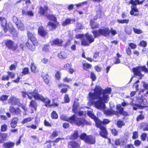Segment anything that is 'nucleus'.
Listing matches in <instances>:
<instances>
[{
	"label": "nucleus",
	"mask_w": 148,
	"mask_h": 148,
	"mask_svg": "<svg viewBox=\"0 0 148 148\" xmlns=\"http://www.w3.org/2000/svg\"><path fill=\"white\" fill-rule=\"evenodd\" d=\"M111 92L110 88L103 90L100 86L97 85L94 90L89 94V101L91 103H94L95 107L97 108L103 110L104 113L107 115H115L118 116L119 114L127 115V112L123 111V108L121 107L120 104L117 105L116 106L118 111L112 110H108L105 109V103H107L108 101L109 97L108 95Z\"/></svg>",
	"instance_id": "nucleus-1"
},
{
	"label": "nucleus",
	"mask_w": 148,
	"mask_h": 148,
	"mask_svg": "<svg viewBox=\"0 0 148 148\" xmlns=\"http://www.w3.org/2000/svg\"><path fill=\"white\" fill-rule=\"evenodd\" d=\"M61 119L65 121H68L71 123H75L78 126H83L84 125H90V122L86 121L84 118H79L75 115L70 118H68L67 116L64 115H62L60 116Z\"/></svg>",
	"instance_id": "nucleus-2"
},
{
	"label": "nucleus",
	"mask_w": 148,
	"mask_h": 148,
	"mask_svg": "<svg viewBox=\"0 0 148 148\" xmlns=\"http://www.w3.org/2000/svg\"><path fill=\"white\" fill-rule=\"evenodd\" d=\"M27 36L30 40L28 41L26 44V46L28 49L32 51L35 49V46L38 45V42L33 34L29 32H27Z\"/></svg>",
	"instance_id": "nucleus-3"
},
{
	"label": "nucleus",
	"mask_w": 148,
	"mask_h": 148,
	"mask_svg": "<svg viewBox=\"0 0 148 148\" xmlns=\"http://www.w3.org/2000/svg\"><path fill=\"white\" fill-rule=\"evenodd\" d=\"M137 98V101L140 104H134L131 103V105L132 106L134 110H136L137 108L143 109L147 105V100L145 99L143 97L142 95H138Z\"/></svg>",
	"instance_id": "nucleus-4"
},
{
	"label": "nucleus",
	"mask_w": 148,
	"mask_h": 148,
	"mask_svg": "<svg viewBox=\"0 0 148 148\" xmlns=\"http://www.w3.org/2000/svg\"><path fill=\"white\" fill-rule=\"evenodd\" d=\"M22 93L23 97L25 98L27 97L30 99H32L33 97L36 100H40L41 101L43 100V97L39 94L36 90L32 92L27 93L25 92H22Z\"/></svg>",
	"instance_id": "nucleus-5"
},
{
	"label": "nucleus",
	"mask_w": 148,
	"mask_h": 148,
	"mask_svg": "<svg viewBox=\"0 0 148 148\" xmlns=\"http://www.w3.org/2000/svg\"><path fill=\"white\" fill-rule=\"evenodd\" d=\"M92 32L93 33L95 38H96L101 35H102L106 37L108 36L110 31L108 28L104 29H99L98 31H93Z\"/></svg>",
	"instance_id": "nucleus-6"
},
{
	"label": "nucleus",
	"mask_w": 148,
	"mask_h": 148,
	"mask_svg": "<svg viewBox=\"0 0 148 148\" xmlns=\"http://www.w3.org/2000/svg\"><path fill=\"white\" fill-rule=\"evenodd\" d=\"M48 10V7L46 6H44L43 7H40V8L39 12L43 15L46 16L47 18L49 19L54 22H57L56 18L55 16L47 14V11Z\"/></svg>",
	"instance_id": "nucleus-7"
},
{
	"label": "nucleus",
	"mask_w": 148,
	"mask_h": 148,
	"mask_svg": "<svg viewBox=\"0 0 148 148\" xmlns=\"http://www.w3.org/2000/svg\"><path fill=\"white\" fill-rule=\"evenodd\" d=\"M143 71L148 73V69L145 66H138L133 69V71L134 74L138 76L139 79L141 78L143 75L140 72L141 71Z\"/></svg>",
	"instance_id": "nucleus-8"
},
{
	"label": "nucleus",
	"mask_w": 148,
	"mask_h": 148,
	"mask_svg": "<svg viewBox=\"0 0 148 148\" xmlns=\"http://www.w3.org/2000/svg\"><path fill=\"white\" fill-rule=\"evenodd\" d=\"M86 39H84L82 41V44L84 46H88L94 40V38L91 34H86L84 35Z\"/></svg>",
	"instance_id": "nucleus-9"
},
{
	"label": "nucleus",
	"mask_w": 148,
	"mask_h": 148,
	"mask_svg": "<svg viewBox=\"0 0 148 148\" xmlns=\"http://www.w3.org/2000/svg\"><path fill=\"white\" fill-rule=\"evenodd\" d=\"M102 123L100 121V123H98V126L96 125V127L99 128L100 129L99 132L100 135L104 138H107L108 132L106 128L102 126Z\"/></svg>",
	"instance_id": "nucleus-10"
},
{
	"label": "nucleus",
	"mask_w": 148,
	"mask_h": 148,
	"mask_svg": "<svg viewBox=\"0 0 148 148\" xmlns=\"http://www.w3.org/2000/svg\"><path fill=\"white\" fill-rule=\"evenodd\" d=\"M5 44L9 49L13 51L15 50L17 48V45L10 40H6L5 42Z\"/></svg>",
	"instance_id": "nucleus-11"
},
{
	"label": "nucleus",
	"mask_w": 148,
	"mask_h": 148,
	"mask_svg": "<svg viewBox=\"0 0 148 148\" xmlns=\"http://www.w3.org/2000/svg\"><path fill=\"white\" fill-rule=\"evenodd\" d=\"M8 102L12 105H17L19 106L21 105L19 99L15 97H11L9 99Z\"/></svg>",
	"instance_id": "nucleus-12"
},
{
	"label": "nucleus",
	"mask_w": 148,
	"mask_h": 148,
	"mask_svg": "<svg viewBox=\"0 0 148 148\" xmlns=\"http://www.w3.org/2000/svg\"><path fill=\"white\" fill-rule=\"evenodd\" d=\"M87 114L89 116L93 119L95 122L96 125L98 126V123H100V121L94 114L92 113V112L88 111Z\"/></svg>",
	"instance_id": "nucleus-13"
},
{
	"label": "nucleus",
	"mask_w": 148,
	"mask_h": 148,
	"mask_svg": "<svg viewBox=\"0 0 148 148\" xmlns=\"http://www.w3.org/2000/svg\"><path fill=\"white\" fill-rule=\"evenodd\" d=\"M85 142L87 143L93 144L95 143V139L92 136H87L85 139Z\"/></svg>",
	"instance_id": "nucleus-14"
},
{
	"label": "nucleus",
	"mask_w": 148,
	"mask_h": 148,
	"mask_svg": "<svg viewBox=\"0 0 148 148\" xmlns=\"http://www.w3.org/2000/svg\"><path fill=\"white\" fill-rule=\"evenodd\" d=\"M22 13L23 15L27 16L29 17H33L34 16V12L32 10H23Z\"/></svg>",
	"instance_id": "nucleus-15"
},
{
	"label": "nucleus",
	"mask_w": 148,
	"mask_h": 148,
	"mask_svg": "<svg viewBox=\"0 0 148 148\" xmlns=\"http://www.w3.org/2000/svg\"><path fill=\"white\" fill-rule=\"evenodd\" d=\"M68 147L69 148H80V145L75 141H72L69 143Z\"/></svg>",
	"instance_id": "nucleus-16"
},
{
	"label": "nucleus",
	"mask_w": 148,
	"mask_h": 148,
	"mask_svg": "<svg viewBox=\"0 0 148 148\" xmlns=\"http://www.w3.org/2000/svg\"><path fill=\"white\" fill-rule=\"evenodd\" d=\"M49 22L48 23V26L50 28V30H53L55 29L57 27V25L58 24V22Z\"/></svg>",
	"instance_id": "nucleus-17"
},
{
	"label": "nucleus",
	"mask_w": 148,
	"mask_h": 148,
	"mask_svg": "<svg viewBox=\"0 0 148 148\" xmlns=\"http://www.w3.org/2000/svg\"><path fill=\"white\" fill-rule=\"evenodd\" d=\"M38 31L39 34L42 37L45 36L47 34V32L44 29L42 26L39 27Z\"/></svg>",
	"instance_id": "nucleus-18"
},
{
	"label": "nucleus",
	"mask_w": 148,
	"mask_h": 148,
	"mask_svg": "<svg viewBox=\"0 0 148 148\" xmlns=\"http://www.w3.org/2000/svg\"><path fill=\"white\" fill-rule=\"evenodd\" d=\"M62 43V40L58 39L54 40L51 42V44L52 45H57L59 46L61 45Z\"/></svg>",
	"instance_id": "nucleus-19"
},
{
	"label": "nucleus",
	"mask_w": 148,
	"mask_h": 148,
	"mask_svg": "<svg viewBox=\"0 0 148 148\" xmlns=\"http://www.w3.org/2000/svg\"><path fill=\"white\" fill-rule=\"evenodd\" d=\"M1 21V25L3 27L5 32H6L7 31L8 27L6 24V20L5 18H2Z\"/></svg>",
	"instance_id": "nucleus-20"
},
{
	"label": "nucleus",
	"mask_w": 148,
	"mask_h": 148,
	"mask_svg": "<svg viewBox=\"0 0 148 148\" xmlns=\"http://www.w3.org/2000/svg\"><path fill=\"white\" fill-rule=\"evenodd\" d=\"M15 145L14 143L12 142H8L4 143L3 145V146L5 148H12Z\"/></svg>",
	"instance_id": "nucleus-21"
},
{
	"label": "nucleus",
	"mask_w": 148,
	"mask_h": 148,
	"mask_svg": "<svg viewBox=\"0 0 148 148\" xmlns=\"http://www.w3.org/2000/svg\"><path fill=\"white\" fill-rule=\"evenodd\" d=\"M125 143V140L123 138L117 139L115 141V144L116 145H123Z\"/></svg>",
	"instance_id": "nucleus-22"
},
{
	"label": "nucleus",
	"mask_w": 148,
	"mask_h": 148,
	"mask_svg": "<svg viewBox=\"0 0 148 148\" xmlns=\"http://www.w3.org/2000/svg\"><path fill=\"white\" fill-rule=\"evenodd\" d=\"M16 25L18 28V29L20 30L23 31L25 30V28L24 24L20 20H19V22H18V23L16 24Z\"/></svg>",
	"instance_id": "nucleus-23"
},
{
	"label": "nucleus",
	"mask_w": 148,
	"mask_h": 148,
	"mask_svg": "<svg viewBox=\"0 0 148 148\" xmlns=\"http://www.w3.org/2000/svg\"><path fill=\"white\" fill-rule=\"evenodd\" d=\"M78 137V131L77 130H75L74 131L73 133L71 135L70 138L72 139L75 140L77 139Z\"/></svg>",
	"instance_id": "nucleus-24"
},
{
	"label": "nucleus",
	"mask_w": 148,
	"mask_h": 148,
	"mask_svg": "<svg viewBox=\"0 0 148 148\" xmlns=\"http://www.w3.org/2000/svg\"><path fill=\"white\" fill-rule=\"evenodd\" d=\"M43 100H42V101L43 102L45 103V106L47 107L50 106V100L46 97V98H44L43 97Z\"/></svg>",
	"instance_id": "nucleus-25"
},
{
	"label": "nucleus",
	"mask_w": 148,
	"mask_h": 148,
	"mask_svg": "<svg viewBox=\"0 0 148 148\" xmlns=\"http://www.w3.org/2000/svg\"><path fill=\"white\" fill-rule=\"evenodd\" d=\"M58 56L60 58L65 59L67 58V55L65 52H61L58 54Z\"/></svg>",
	"instance_id": "nucleus-26"
},
{
	"label": "nucleus",
	"mask_w": 148,
	"mask_h": 148,
	"mask_svg": "<svg viewBox=\"0 0 148 148\" xmlns=\"http://www.w3.org/2000/svg\"><path fill=\"white\" fill-rule=\"evenodd\" d=\"M79 106V104L78 102H76L75 101H74L73 106V107L72 110L73 112L76 113V110Z\"/></svg>",
	"instance_id": "nucleus-27"
},
{
	"label": "nucleus",
	"mask_w": 148,
	"mask_h": 148,
	"mask_svg": "<svg viewBox=\"0 0 148 148\" xmlns=\"http://www.w3.org/2000/svg\"><path fill=\"white\" fill-rule=\"evenodd\" d=\"M42 77L46 83L47 84H48L49 81V76L47 75H46L45 76L42 75Z\"/></svg>",
	"instance_id": "nucleus-28"
},
{
	"label": "nucleus",
	"mask_w": 148,
	"mask_h": 148,
	"mask_svg": "<svg viewBox=\"0 0 148 148\" xmlns=\"http://www.w3.org/2000/svg\"><path fill=\"white\" fill-rule=\"evenodd\" d=\"M31 71L34 73H36L38 71V69L36 68L34 64L32 63L31 65Z\"/></svg>",
	"instance_id": "nucleus-29"
},
{
	"label": "nucleus",
	"mask_w": 148,
	"mask_h": 148,
	"mask_svg": "<svg viewBox=\"0 0 148 148\" xmlns=\"http://www.w3.org/2000/svg\"><path fill=\"white\" fill-rule=\"evenodd\" d=\"M125 124V123L123 121L119 120L117 121L116 125L118 127L121 128Z\"/></svg>",
	"instance_id": "nucleus-30"
},
{
	"label": "nucleus",
	"mask_w": 148,
	"mask_h": 148,
	"mask_svg": "<svg viewBox=\"0 0 148 148\" xmlns=\"http://www.w3.org/2000/svg\"><path fill=\"white\" fill-rule=\"evenodd\" d=\"M117 21L119 23L121 24L126 23L127 24L129 22V20L128 19H124L123 20H121L119 19H117Z\"/></svg>",
	"instance_id": "nucleus-31"
},
{
	"label": "nucleus",
	"mask_w": 148,
	"mask_h": 148,
	"mask_svg": "<svg viewBox=\"0 0 148 148\" xmlns=\"http://www.w3.org/2000/svg\"><path fill=\"white\" fill-rule=\"evenodd\" d=\"M90 24L91 28L93 29L97 28L99 26V25L98 24L95 23L92 21H91Z\"/></svg>",
	"instance_id": "nucleus-32"
},
{
	"label": "nucleus",
	"mask_w": 148,
	"mask_h": 148,
	"mask_svg": "<svg viewBox=\"0 0 148 148\" xmlns=\"http://www.w3.org/2000/svg\"><path fill=\"white\" fill-rule=\"evenodd\" d=\"M30 106L33 107L36 110L37 107V104L36 101L34 100H32L30 102Z\"/></svg>",
	"instance_id": "nucleus-33"
},
{
	"label": "nucleus",
	"mask_w": 148,
	"mask_h": 148,
	"mask_svg": "<svg viewBox=\"0 0 148 148\" xmlns=\"http://www.w3.org/2000/svg\"><path fill=\"white\" fill-rule=\"evenodd\" d=\"M71 19L69 18L66 19L62 23V25L63 26H65L70 24Z\"/></svg>",
	"instance_id": "nucleus-34"
},
{
	"label": "nucleus",
	"mask_w": 148,
	"mask_h": 148,
	"mask_svg": "<svg viewBox=\"0 0 148 148\" xmlns=\"http://www.w3.org/2000/svg\"><path fill=\"white\" fill-rule=\"evenodd\" d=\"M33 119V118H31V117H29L26 118H25L22 121V123L23 124L26 123L31 121Z\"/></svg>",
	"instance_id": "nucleus-35"
},
{
	"label": "nucleus",
	"mask_w": 148,
	"mask_h": 148,
	"mask_svg": "<svg viewBox=\"0 0 148 148\" xmlns=\"http://www.w3.org/2000/svg\"><path fill=\"white\" fill-rule=\"evenodd\" d=\"M139 80L137 81L133 84V88H135L136 89V91H137L138 90V84L139 82Z\"/></svg>",
	"instance_id": "nucleus-36"
},
{
	"label": "nucleus",
	"mask_w": 148,
	"mask_h": 148,
	"mask_svg": "<svg viewBox=\"0 0 148 148\" xmlns=\"http://www.w3.org/2000/svg\"><path fill=\"white\" fill-rule=\"evenodd\" d=\"M29 73V69L27 68H25L23 69L22 73V75H25Z\"/></svg>",
	"instance_id": "nucleus-37"
},
{
	"label": "nucleus",
	"mask_w": 148,
	"mask_h": 148,
	"mask_svg": "<svg viewBox=\"0 0 148 148\" xmlns=\"http://www.w3.org/2000/svg\"><path fill=\"white\" fill-rule=\"evenodd\" d=\"M64 100L65 103H68L70 101V98L67 94L66 95L64 98Z\"/></svg>",
	"instance_id": "nucleus-38"
},
{
	"label": "nucleus",
	"mask_w": 148,
	"mask_h": 148,
	"mask_svg": "<svg viewBox=\"0 0 148 148\" xmlns=\"http://www.w3.org/2000/svg\"><path fill=\"white\" fill-rule=\"evenodd\" d=\"M7 136V135L5 134H1L0 133V138L4 141Z\"/></svg>",
	"instance_id": "nucleus-39"
},
{
	"label": "nucleus",
	"mask_w": 148,
	"mask_h": 148,
	"mask_svg": "<svg viewBox=\"0 0 148 148\" xmlns=\"http://www.w3.org/2000/svg\"><path fill=\"white\" fill-rule=\"evenodd\" d=\"M133 30L134 32L137 34H141L143 33V32L140 29H136L134 28H133Z\"/></svg>",
	"instance_id": "nucleus-40"
},
{
	"label": "nucleus",
	"mask_w": 148,
	"mask_h": 148,
	"mask_svg": "<svg viewBox=\"0 0 148 148\" xmlns=\"http://www.w3.org/2000/svg\"><path fill=\"white\" fill-rule=\"evenodd\" d=\"M51 117L53 119H56L58 118V115L55 111H53L51 114Z\"/></svg>",
	"instance_id": "nucleus-41"
},
{
	"label": "nucleus",
	"mask_w": 148,
	"mask_h": 148,
	"mask_svg": "<svg viewBox=\"0 0 148 148\" xmlns=\"http://www.w3.org/2000/svg\"><path fill=\"white\" fill-rule=\"evenodd\" d=\"M139 0H130V3L133 5H136L139 3Z\"/></svg>",
	"instance_id": "nucleus-42"
},
{
	"label": "nucleus",
	"mask_w": 148,
	"mask_h": 148,
	"mask_svg": "<svg viewBox=\"0 0 148 148\" xmlns=\"http://www.w3.org/2000/svg\"><path fill=\"white\" fill-rule=\"evenodd\" d=\"M83 66L84 69L86 70L90 68L91 67V65L87 63H85L83 64Z\"/></svg>",
	"instance_id": "nucleus-43"
},
{
	"label": "nucleus",
	"mask_w": 148,
	"mask_h": 148,
	"mask_svg": "<svg viewBox=\"0 0 148 148\" xmlns=\"http://www.w3.org/2000/svg\"><path fill=\"white\" fill-rule=\"evenodd\" d=\"M49 47L48 45H46L44 46L42 49V50L44 52H47L49 51Z\"/></svg>",
	"instance_id": "nucleus-44"
},
{
	"label": "nucleus",
	"mask_w": 148,
	"mask_h": 148,
	"mask_svg": "<svg viewBox=\"0 0 148 148\" xmlns=\"http://www.w3.org/2000/svg\"><path fill=\"white\" fill-rule=\"evenodd\" d=\"M83 29V27L81 24L80 23H78L76 25L75 30L82 29Z\"/></svg>",
	"instance_id": "nucleus-45"
},
{
	"label": "nucleus",
	"mask_w": 148,
	"mask_h": 148,
	"mask_svg": "<svg viewBox=\"0 0 148 148\" xmlns=\"http://www.w3.org/2000/svg\"><path fill=\"white\" fill-rule=\"evenodd\" d=\"M7 129V126L5 124L2 125L1 127V132L5 131Z\"/></svg>",
	"instance_id": "nucleus-46"
},
{
	"label": "nucleus",
	"mask_w": 148,
	"mask_h": 148,
	"mask_svg": "<svg viewBox=\"0 0 148 148\" xmlns=\"http://www.w3.org/2000/svg\"><path fill=\"white\" fill-rule=\"evenodd\" d=\"M90 77L92 81H95L96 78V76L95 74L92 72L90 73Z\"/></svg>",
	"instance_id": "nucleus-47"
},
{
	"label": "nucleus",
	"mask_w": 148,
	"mask_h": 148,
	"mask_svg": "<svg viewBox=\"0 0 148 148\" xmlns=\"http://www.w3.org/2000/svg\"><path fill=\"white\" fill-rule=\"evenodd\" d=\"M8 96L5 95H3L0 97V100L2 101H5L8 99Z\"/></svg>",
	"instance_id": "nucleus-48"
},
{
	"label": "nucleus",
	"mask_w": 148,
	"mask_h": 148,
	"mask_svg": "<svg viewBox=\"0 0 148 148\" xmlns=\"http://www.w3.org/2000/svg\"><path fill=\"white\" fill-rule=\"evenodd\" d=\"M111 132L113 135L114 136L117 135L118 131L115 129H112L111 130Z\"/></svg>",
	"instance_id": "nucleus-49"
},
{
	"label": "nucleus",
	"mask_w": 148,
	"mask_h": 148,
	"mask_svg": "<svg viewBox=\"0 0 148 148\" xmlns=\"http://www.w3.org/2000/svg\"><path fill=\"white\" fill-rule=\"evenodd\" d=\"M7 73L9 77H10L11 78H13L14 77L15 74L14 73L9 71Z\"/></svg>",
	"instance_id": "nucleus-50"
},
{
	"label": "nucleus",
	"mask_w": 148,
	"mask_h": 148,
	"mask_svg": "<svg viewBox=\"0 0 148 148\" xmlns=\"http://www.w3.org/2000/svg\"><path fill=\"white\" fill-rule=\"evenodd\" d=\"M136 5H133L132 6L131 9L134 12H139L138 9L136 8Z\"/></svg>",
	"instance_id": "nucleus-51"
},
{
	"label": "nucleus",
	"mask_w": 148,
	"mask_h": 148,
	"mask_svg": "<svg viewBox=\"0 0 148 148\" xmlns=\"http://www.w3.org/2000/svg\"><path fill=\"white\" fill-rule=\"evenodd\" d=\"M147 134L145 133H143L141 135V138L143 141H145L146 139Z\"/></svg>",
	"instance_id": "nucleus-52"
},
{
	"label": "nucleus",
	"mask_w": 148,
	"mask_h": 148,
	"mask_svg": "<svg viewBox=\"0 0 148 148\" xmlns=\"http://www.w3.org/2000/svg\"><path fill=\"white\" fill-rule=\"evenodd\" d=\"M2 79L3 80H8L9 79V77L8 75H3L2 77Z\"/></svg>",
	"instance_id": "nucleus-53"
},
{
	"label": "nucleus",
	"mask_w": 148,
	"mask_h": 148,
	"mask_svg": "<svg viewBox=\"0 0 148 148\" xmlns=\"http://www.w3.org/2000/svg\"><path fill=\"white\" fill-rule=\"evenodd\" d=\"M12 20L13 22L15 23L16 25V24L18 23V22L19 21L17 17L15 16H14L13 17Z\"/></svg>",
	"instance_id": "nucleus-54"
},
{
	"label": "nucleus",
	"mask_w": 148,
	"mask_h": 148,
	"mask_svg": "<svg viewBox=\"0 0 148 148\" xmlns=\"http://www.w3.org/2000/svg\"><path fill=\"white\" fill-rule=\"evenodd\" d=\"M129 45L132 49H134L136 47V45L133 43H130Z\"/></svg>",
	"instance_id": "nucleus-55"
},
{
	"label": "nucleus",
	"mask_w": 148,
	"mask_h": 148,
	"mask_svg": "<svg viewBox=\"0 0 148 148\" xmlns=\"http://www.w3.org/2000/svg\"><path fill=\"white\" fill-rule=\"evenodd\" d=\"M86 137V134L83 133L81 135L80 138L82 140H85Z\"/></svg>",
	"instance_id": "nucleus-56"
},
{
	"label": "nucleus",
	"mask_w": 148,
	"mask_h": 148,
	"mask_svg": "<svg viewBox=\"0 0 148 148\" xmlns=\"http://www.w3.org/2000/svg\"><path fill=\"white\" fill-rule=\"evenodd\" d=\"M138 133L137 132H133L132 138L134 139H136L138 137Z\"/></svg>",
	"instance_id": "nucleus-57"
},
{
	"label": "nucleus",
	"mask_w": 148,
	"mask_h": 148,
	"mask_svg": "<svg viewBox=\"0 0 148 148\" xmlns=\"http://www.w3.org/2000/svg\"><path fill=\"white\" fill-rule=\"evenodd\" d=\"M71 64H67L64 65V68L65 69L68 70L71 68Z\"/></svg>",
	"instance_id": "nucleus-58"
},
{
	"label": "nucleus",
	"mask_w": 148,
	"mask_h": 148,
	"mask_svg": "<svg viewBox=\"0 0 148 148\" xmlns=\"http://www.w3.org/2000/svg\"><path fill=\"white\" fill-rule=\"evenodd\" d=\"M44 125L46 126H51V124L46 120H45L44 121Z\"/></svg>",
	"instance_id": "nucleus-59"
},
{
	"label": "nucleus",
	"mask_w": 148,
	"mask_h": 148,
	"mask_svg": "<svg viewBox=\"0 0 148 148\" xmlns=\"http://www.w3.org/2000/svg\"><path fill=\"white\" fill-rule=\"evenodd\" d=\"M139 44L141 46L145 47L146 46L147 42L144 41H142L140 42Z\"/></svg>",
	"instance_id": "nucleus-60"
},
{
	"label": "nucleus",
	"mask_w": 148,
	"mask_h": 148,
	"mask_svg": "<svg viewBox=\"0 0 148 148\" xmlns=\"http://www.w3.org/2000/svg\"><path fill=\"white\" fill-rule=\"evenodd\" d=\"M16 109L12 106H10V111L13 114H14Z\"/></svg>",
	"instance_id": "nucleus-61"
},
{
	"label": "nucleus",
	"mask_w": 148,
	"mask_h": 148,
	"mask_svg": "<svg viewBox=\"0 0 148 148\" xmlns=\"http://www.w3.org/2000/svg\"><path fill=\"white\" fill-rule=\"evenodd\" d=\"M141 142L138 140H136L134 142V145L136 146H139L141 144Z\"/></svg>",
	"instance_id": "nucleus-62"
},
{
	"label": "nucleus",
	"mask_w": 148,
	"mask_h": 148,
	"mask_svg": "<svg viewBox=\"0 0 148 148\" xmlns=\"http://www.w3.org/2000/svg\"><path fill=\"white\" fill-rule=\"evenodd\" d=\"M41 61L42 63L45 64H46L48 62V60L45 58L42 59Z\"/></svg>",
	"instance_id": "nucleus-63"
},
{
	"label": "nucleus",
	"mask_w": 148,
	"mask_h": 148,
	"mask_svg": "<svg viewBox=\"0 0 148 148\" xmlns=\"http://www.w3.org/2000/svg\"><path fill=\"white\" fill-rule=\"evenodd\" d=\"M110 31V33H111V34L112 35H114L117 34L116 31L112 28L111 29Z\"/></svg>",
	"instance_id": "nucleus-64"
}]
</instances>
